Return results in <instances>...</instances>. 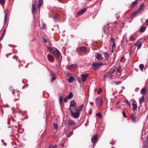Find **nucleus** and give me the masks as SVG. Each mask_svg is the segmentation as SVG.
I'll list each match as a JSON object with an SVG mask.
<instances>
[{"label":"nucleus","instance_id":"603ef678","mask_svg":"<svg viewBox=\"0 0 148 148\" xmlns=\"http://www.w3.org/2000/svg\"><path fill=\"white\" fill-rule=\"evenodd\" d=\"M121 81H117L115 82V83L116 85H118L120 84V83H121Z\"/></svg>","mask_w":148,"mask_h":148},{"label":"nucleus","instance_id":"a19ab883","mask_svg":"<svg viewBox=\"0 0 148 148\" xmlns=\"http://www.w3.org/2000/svg\"><path fill=\"white\" fill-rule=\"evenodd\" d=\"M47 49L49 50V51H51V52H52V51H53V49L51 47H47Z\"/></svg>","mask_w":148,"mask_h":148},{"label":"nucleus","instance_id":"cd10ccee","mask_svg":"<svg viewBox=\"0 0 148 148\" xmlns=\"http://www.w3.org/2000/svg\"><path fill=\"white\" fill-rule=\"evenodd\" d=\"M57 146L56 145H53L52 144H50L49 145L48 148H56L57 147Z\"/></svg>","mask_w":148,"mask_h":148},{"label":"nucleus","instance_id":"b1692460","mask_svg":"<svg viewBox=\"0 0 148 148\" xmlns=\"http://www.w3.org/2000/svg\"><path fill=\"white\" fill-rule=\"evenodd\" d=\"M141 91L143 95H145L147 93V89L145 88H143L141 90Z\"/></svg>","mask_w":148,"mask_h":148},{"label":"nucleus","instance_id":"423d86ee","mask_svg":"<svg viewBox=\"0 0 148 148\" xmlns=\"http://www.w3.org/2000/svg\"><path fill=\"white\" fill-rule=\"evenodd\" d=\"M79 50L80 52L79 53V54L81 55L80 54L81 52H82L83 53H85L87 52V49L86 47H82L79 48Z\"/></svg>","mask_w":148,"mask_h":148},{"label":"nucleus","instance_id":"ddd939ff","mask_svg":"<svg viewBox=\"0 0 148 148\" xmlns=\"http://www.w3.org/2000/svg\"><path fill=\"white\" fill-rule=\"evenodd\" d=\"M48 59L50 62H53L54 61V59L53 56L51 55L48 54L47 55Z\"/></svg>","mask_w":148,"mask_h":148},{"label":"nucleus","instance_id":"1a4fd4ad","mask_svg":"<svg viewBox=\"0 0 148 148\" xmlns=\"http://www.w3.org/2000/svg\"><path fill=\"white\" fill-rule=\"evenodd\" d=\"M136 117L133 113L130 115V119L133 122H136Z\"/></svg>","mask_w":148,"mask_h":148},{"label":"nucleus","instance_id":"e2e57ef3","mask_svg":"<svg viewBox=\"0 0 148 148\" xmlns=\"http://www.w3.org/2000/svg\"><path fill=\"white\" fill-rule=\"evenodd\" d=\"M3 107H9V106H8V105H3Z\"/></svg>","mask_w":148,"mask_h":148},{"label":"nucleus","instance_id":"bb28decb","mask_svg":"<svg viewBox=\"0 0 148 148\" xmlns=\"http://www.w3.org/2000/svg\"><path fill=\"white\" fill-rule=\"evenodd\" d=\"M74 79V77L72 76L70 77L68 79V81L70 83H71L73 82Z\"/></svg>","mask_w":148,"mask_h":148},{"label":"nucleus","instance_id":"f257e3e1","mask_svg":"<svg viewBox=\"0 0 148 148\" xmlns=\"http://www.w3.org/2000/svg\"><path fill=\"white\" fill-rule=\"evenodd\" d=\"M69 110L73 117L77 119L79 116L80 113L78 109L76 108L71 107L69 108Z\"/></svg>","mask_w":148,"mask_h":148},{"label":"nucleus","instance_id":"c9c22d12","mask_svg":"<svg viewBox=\"0 0 148 148\" xmlns=\"http://www.w3.org/2000/svg\"><path fill=\"white\" fill-rule=\"evenodd\" d=\"M5 1V0H0V3L2 6L4 4Z\"/></svg>","mask_w":148,"mask_h":148},{"label":"nucleus","instance_id":"774afa93","mask_svg":"<svg viewBox=\"0 0 148 148\" xmlns=\"http://www.w3.org/2000/svg\"><path fill=\"white\" fill-rule=\"evenodd\" d=\"M95 91H97V89H95Z\"/></svg>","mask_w":148,"mask_h":148},{"label":"nucleus","instance_id":"393cba45","mask_svg":"<svg viewBox=\"0 0 148 148\" xmlns=\"http://www.w3.org/2000/svg\"><path fill=\"white\" fill-rule=\"evenodd\" d=\"M139 102L140 104H141L142 102H143L145 101V98L143 96L141 98H140L139 99Z\"/></svg>","mask_w":148,"mask_h":148},{"label":"nucleus","instance_id":"4c0bfd02","mask_svg":"<svg viewBox=\"0 0 148 148\" xmlns=\"http://www.w3.org/2000/svg\"><path fill=\"white\" fill-rule=\"evenodd\" d=\"M139 68L142 71L144 67V65L143 64H141L139 66Z\"/></svg>","mask_w":148,"mask_h":148},{"label":"nucleus","instance_id":"bf43d9fd","mask_svg":"<svg viewBox=\"0 0 148 148\" xmlns=\"http://www.w3.org/2000/svg\"><path fill=\"white\" fill-rule=\"evenodd\" d=\"M11 53H9V54H6V57H7V58H8V56L9 55H11Z\"/></svg>","mask_w":148,"mask_h":148},{"label":"nucleus","instance_id":"79ce46f5","mask_svg":"<svg viewBox=\"0 0 148 148\" xmlns=\"http://www.w3.org/2000/svg\"><path fill=\"white\" fill-rule=\"evenodd\" d=\"M96 115L99 118H101V114L100 112L97 113L96 114Z\"/></svg>","mask_w":148,"mask_h":148},{"label":"nucleus","instance_id":"338daca9","mask_svg":"<svg viewBox=\"0 0 148 148\" xmlns=\"http://www.w3.org/2000/svg\"><path fill=\"white\" fill-rule=\"evenodd\" d=\"M61 146H62V147H63L64 146V145L63 144H62L61 145Z\"/></svg>","mask_w":148,"mask_h":148},{"label":"nucleus","instance_id":"4be33fe9","mask_svg":"<svg viewBox=\"0 0 148 148\" xmlns=\"http://www.w3.org/2000/svg\"><path fill=\"white\" fill-rule=\"evenodd\" d=\"M73 96V95L72 92H70L69 93L68 95L67 96V99H70Z\"/></svg>","mask_w":148,"mask_h":148},{"label":"nucleus","instance_id":"49530a36","mask_svg":"<svg viewBox=\"0 0 148 148\" xmlns=\"http://www.w3.org/2000/svg\"><path fill=\"white\" fill-rule=\"evenodd\" d=\"M125 102L129 105V106L130 107H131V105L130 104L129 101L127 100H125Z\"/></svg>","mask_w":148,"mask_h":148},{"label":"nucleus","instance_id":"c756f323","mask_svg":"<svg viewBox=\"0 0 148 148\" xmlns=\"http://www.w3.org/2000/svg\"><path fill=\"white\" fill-rule=\"evenodd\" d=\"M84 107V105L83 104H82L81 106L79 107V109H78L79 110V113L80 112H81L82 110Z\"/></svg>","mask_w":148,"mask_h":148},{"label":"nucleus","instance_id":"473e14b6","mask_svg":"<svg viewBox=\"0 0 148 148\" xmlns=\"http://www.w3.org/2000/svg\"><path fill=\"white\" fill-rule=\"evenodd\" d=\"M145 27L144 26H143L141 27L140 30V32H143L145 31Z\"/></svg>","mask_w":148,"mask_h":148},{"label":"nucleus","instance_id":"a211bd4d","mask_svg":"<svg viewBox=\"0 0 148 148\" xmlns=\"http://www.w3.org/2000/svg\"><path fill=\"white\" fill-rule=\"evenodd\" d=\"M77 64H73L71 65L69 67V69L71 70L72 69L76 68L77 67Z\"/></svg>","mask_w":148,"mask_h":148},{"label":"nucleus","instance_id":"13d9d810","mask_svg":"<svg viewBox=\"0 0 148 148\" xmlns=\"http://www.w3.org/2000/svg\"><path fill=\"white\" fill-rule=\"evenodd\" d=\"M115 142L114 141H112L111 142H110V144H114L115 143Z\"/></svg>","mask_w":148,"mask_h":148},{"label":"nucleus","instance_id":"0eeeda50","mask_svg":"<svg viewBox=\"0 0 148 148\" xmlns=\"http://www.w3.org/2000/svg\"><path fill=\"white\" fill-rule=\"evenodd\" d=\"M88 73L82 74L81 75L82 77V80L83 82H84L86 80V77L88 76Z\"/></svg>","mask_w":148,"mask_h":148},{"label":"nucleus","instance_id":"0e129e2a","mask_svg":"<svg viewBox=\"0 0 148 148\" xmlns=\"http://www.w3.org/2000/svg\"><path fill=\"white\" fill-rule=\"evenodd\" d=\"M90 104H91V105H93V104H94V103H93V102H91V103H90Z\"/></svg>","mask_w":148,"mask_h":148},{"label":"nucleus","instance_id":"39448f33","mask_svg":"<svg viewBox=\"0 0 148 148\" xmlns=\"http://www.w3.org/2000/svg\"><path fill=\"white\" fill-rule=\"evenodd\" d=\"M68 125L69 126H72L75 125V123L73 120L72 119L69 120L67 121Z\"/></svg>","mask_w":148,"mask_h":148},{"label":"nucleus","instance_id":"72a5a7b5","mask_svg":"<svg viewBox=\"0 0 148 148\" xmlns=\"http://www.w3.org/2000/svg\"><path fill=\"white\" fill-rule=\"evenodd\" d=\"M108 76L110 79H112L113 77L112 73H110L109 72L108 73Z\"/></svg>","mask_w":148,"mask_h":148},{"label":"nucleus","instance_id":"6ab92c4d","mask_svg":"<svg viewBox=\"0 0 148 148\" xmlns=\"http://www.w3.org/2000/svg\"><path fill=\"white\" fill-rule=\"evenodd\" d=\"M103 54L105 58L106 59V60H108L109 59V54L108 52H104L102 53Z\"/></svg>","mask_w":148,"mask_h":148},{"label":"nucleus","instance_id":"7ed1b4c3","mask_svg":"<svg viewBox=\"0 0 148 148\" xmlns=\"http://www.w3.org/2000/svg\"><path fill=\"white\" fill-rule=\"evenodd\" d=\"M102 99L101 97H99L96 99L95 103L97 107H100L102 105L103 102Z\"/></svg>","mask_w":148,"mask_h":148},{"label":"nucleus","instance_id":"864d4df0","mask_svg":"<svg viewBox=\"0 0 148 148\" xmlns=\"http://www.w3.org/2000/svg\"><path fill=\"white\" fill-rule=\"evenodd\" d=\"M67 97H65L64 99V100H63V101H64V102H65V103H66V101H67Z\"/></svg>","mask_w":148,"mask_h":148},{"label":"nucleus","instance_id":"f704fd0d","mask_svg":"<svg viewBox=\"0 0 148 148\" xmlns=\"http://www.w3.org/2000/svg\"><path fill=\"white\" fill-rule=\"evenodd\" d=\"M116 71L117 72H118L119 73H120L121 72V67L120 66H119L116 69Z\"/></svg>","mask_w":148,"mask_h":148},{"label":"nucleus","instance_id":"8fccbe9b","mask_svg":"<svg viewBox=\"0 0 148 148\" xmlns=\"http://www.w3.org/2000/svg\"><path fill=\"white\" fill-rule=\"evenodd\" d=\"M130 40H131V41H135V40L134 39V38H133V36H131L130 37Z\"/></svg>","mask_w":148,"mask_h":148},{"label":"nucleus","instance_id":"5701e85b","mask_svg":"<svg viewBox=\"0 0 148 148\" xmlns=\"http://www.w3.org/2000/svg\"><path fill=\"white\" fill-rule=\"evenodd\" d=\"M6 13L5 14V17H4V25L6 23V21H7V14H8V12L7 11H6Z\"/></svg>","mask_w":148,"mask_h":148},{"label":"nucleus","instance_id":"58836bf2","mask_svg":"<svg viewBox=\"0 0 148 148\" xmlns=\"http://www.w3.org/2000/svg\"><path fill=\"white\" fill-rule=\"evenodd\" d=\"M53 126H54V128L55 129L57 130L58 129V125H57V123H54V124Z\"/></svg>","mask_w":148,"mask_h":148},{"label":"nucleus","instance_id":"2eb2a0df","mask_svg":"<svg viewBox=\"0 0 148 148\" xmlns=\"http://www.w3.org/2000/svg\"><path fill=\"white\" fill-rule=\"evenodd\" d=\"M86 10V8H84L82 10H81L80 11H78L77 12V14L78 16H80L82 14H83L85 12Z\"/></svg>","mask_w":148,"mask_h":148},{"label":"nucleus","instance_id":"f8f14e48","mask_svg":"<svg viewBox=\"0 0 148 148\" xmlns=\"http://www.w3.org/2000/svg\"><path fill=\"white\" fill-rule=\"evenodd\" d=\"M98 136L97 135H94L93 137H92L91 138V142L92 143H95L98 138Z\"/></svg>","mask_w":148,"mask_h":148},{"label":"nucleus","instance_id":"a18cd8bd","mask_svg":"<svg viewBox=\"0 0 148 148\" xmlns=\"http://www.w3.org/2000/svg\"><path fill=\"white\" fill-rule=\"evenodd\" d=\"M63 97L62 96H60V98H59V102H60V103L61 104V103H62V100L63 99Z\"/></svg>","mask_w":148,"mask_h":148},{"label":"nucleus","instance_id":"4468645a","mask_svg":"<svg viewBox=\"0 0 148 148\" xmlns=\"http://www.w3.org/2000/svg\"><path fill=\"white\" fill-rule=\"evenodd\" d=\"M109 28L108 25L106 26L103 27V31L105 34H107L109 32Z\"/></svg>","mask_w":148,"mask_h":148},{"label":"nucleus","instance_id":"9b49d317","mask_svg":"<svg viewBox=\"0 0 148 148\" xmlns=\"http://www.w3.org/2000/svg\"><path fill=\"white\" fill-rule=\"evenodd\" d=\"M142 43L141 41L140 40H138L135 44L134 45L138 46V49H139L141 48L142 46Z\"/></svg>","mask_w":148,"mask_h":148},{"label":"nucleus","instance_id":"412c9836","mask_svg":"<svg viewBox=\"0 0 148 148\" xmlns=\"http://www.w3.org/2000/svg\"><path fill=\"white\" fill-rule=\"evenodd\" d=\"M96 58L98 60H101L103 58L101 54L97 53L96 56Z\"/></svg>","mask_w":148,"mask_h":148},{"label":"nucleus","instance_id":"2f4dec72","mask_svg":"<svg viewBox=\"0 0 148 148\" xmlns=\"http://www.w3.org/2000/svg\"><path fill=\"white\" fill-rule=\"evenodd\" d=\"M73 132L72 131H70L68 133L67 136L68 138L70 137L72 135H73Z\"/></svg>","mask_w":148,"mask_h":148},{"label":"nucleus","instance_id":"6e6552de","mask_svg":"<svg viewBox=\"0 0 148 148\" xmlns=\"http://www.w3.org/2000/svg\"><path fill=\"white\" fill-rule=\"evenodd\" d=\"M76 106L77 103L75 101L72 100L71 101L69 108L73 107L75 108L76 107Z\"/></svg>","mask_w":148,"mask_h":148},{"label":"nucleus","instance_id":"f03ea898","mask_svg":"<svg viewBox=\"0 0 148 148\" xmlns=\"http://www.w3.org/2000/svg\"><path fill=\"white\" fill-rule=\"evenodd\" d=\"M53 53L56 58L58 59L60 61H62V57L60 51L57 49L53 51Z\"/></svg>","mask_w":148,"mask_h":148},{"label":"nucleus","instance_id":"7c9ffc66","mask_svg":"<svg viewBox=\"0 0 148 148\" xmlns=\"http://www.w3.org/2000/svg\"><path fill=\"white\" fill-rule=\"evenodd\" d=\"M144 8V4H142L140 6L139 8V10H143Z\"/></svg>","mask_w":148,"mask_h":148},{"label":"nucleus","instance_id":"dca6fc26","mask_svg":"<svg viewBox=\"0 0 148 148\" xmlns=\"http://www.w3.org/2000/svg\"><path fill=\"white\" fill-rule=\"evenodd\" d=\"M138 0H136L133 2L131 4V8H133L135 7L138 4Z\"/></svg>","mask_w":148,"mask_h":148},{"label":"nucleus","instance_id":"4d7b16f0","mask_svg":"<svg viewBox=\"0 0 148 148\" xmlns=\"http://www.w3.org/2000/svg\"><path fill=\"white\" fill-rule=\"evenodd\" d=\"M108 76V74L105 75L103 77V79L104 80L105 78L106 77Z\"/></svg>","mask_w":148,"mask_h":148},{"label":"nucleus","instance_id":"f3484780","mask_svg":"<svg viewBox=\"0 0 148 148\" xmlns=\"http://www.w3.org/2000/svg\"><path fill=\"white\" fill-rule=\"evenodd\" d=\"M51 75L52 78V81L53 82L56 79V76L54 72H53L52 71H51Z\"/></svg>","mask_w":148,"mask_h":148},{"label":"nucleus","instance_id":"de8ad7c7","mask_svg":"<svg viewBox=\"0 0 148 148\" xmlns=\"http://www.w3.org/2000/svg\"><path fill=\"white\" fill-rule=\"evenodd\" d=\"M102 89H101L100 88H99V90H97V93L98 94H99L102 92Z\"/></svg>","mask_w":148,"mask_h":148},{"label":"nucleus","instance_id":"c03bdc74","mask_svg":"<svg viewBox=\"0 0 148 148\" xmlns=\"http://www.w3.org/2000/svg\"><path fill=\"white\" fill-rule=\"evenodd\" d=\"M5 32H6V29H4V30L3 31L2 33L1 37H3L4 36V35H5Z\"/></svg>","mask_w":148,"mask_h":148},{"label":"nucleus","instance_id":"20e7f679","mask_svg":"<svg viewBox=\"0 0 148 148\" xmlns=\"http://www.w3.org/2000/svg\"><path fill=\"white\" fill-rule=\"evenodd\" d=\"M103 65L102 62H100L99 63L95 62L92 64V67L93 69L96 70L100 66Z\"/></svg>","mask_w":148,"mask_h":148},{"label":"nucleus","instance_id":"5fc2aeb1","mask_svg":"<svg viewBox=\"0 0 148 148\" xmlns=\"http://www.w3.org/2000/svg\"><path fill=\"white\" fill-rule=\"evenodd\" d=\"M146 141L147 142H146V144H147L146 146L147 147V146H148V136L147 137V138H146Z\"/></svg>","mask_w":148,"mask_h":148},{"label":"nucleus","instance_id":"ea45409f","mask_svg":"<svg viewBox=\"0 0 148 148\" xmlns=\"http://www.w3.org/2000/svg\"><path fill=\"white\" fill-rule=\"evenodd\" d=\"M115 71V69H112L111 70H110V71H109L110 73H114Z\"/></svg>","mask_w":148,"mask_h":148},{"label":"nucleus","instance_id":"e433bc0d","mask_svg":"<svg viewBox=\"0 0 148 148\" xmlns=\"http://www.w3.org/2000/svg\"><path fill=\"white\" fill-rule=\"evenodd\" d=\"M46 27L47 25L45 23H43L42 24V25L41 27L42 29H45L46 28Z\"/></svg>","mask_w":148,"mask_h":148},{"label":"nucleus","instance_id":"3c124183","mask_svg":"<svg viewBox=\"0 0 148 148\" xmlns=\"http://www.w3.org/2000/svg\"><path fill=\"white\" fill-rule=\"evenodd\" d=\"M42 39L43 40V42L45 43H46L47 42V40L44 37H42Z\"/></svg>","mask_w":148,"mask_h":148},{"label":"nucleus","instance_id":"37998d69","mask_svg":"<svg viewBox=\"0 0 148 148\" xmlns=\"http://www.w3.org/2000/svg\"><path fill=\"white\" fill-rule=\"evenodd\" d=\"M59 15L57 14H56L55 15L54 18L56 19H57L58 18H59Z\"/></svg>","mask_w":148,"mask_h":148},{"label":"nucleus","instance_id":"6e6d98bb","mask_svg":"<svg viewBox=\"0 0 148 148\" xmlns=\"http://www.w3.org/2000/svg\"><path fill=\"white\" fill-rule=\"evenodd\" d=\"M123 116L125 117V118H126L127 117V116H126V115L125 114V112H124V111L123 110Z\"/></svg>","mask_w":148,"mask_h":148},{"label":"nucleus","instance_id":"a878e982","mask_svg":"<svg viewBox=\"0 0 148 148\" xmlns=\"http://www.w3.org/2000/svg\"><path fill=\"white\" fill-rule=\"evenodd\" d=\"M132 105L133 107V110H136L137 108V105L136 104L133 103L132 104Z\"/></svg>","mask_w":148,"mask_h":148},{"label":"nucleus","instance_id":"9d476101","mask_svg":"<svg viewBox=\"0 0 148 148\" xmlns=\"http://www.w3.org/2000/svg\"><path fill=\"white\" fill-rule=\"evenodd\" d=\"M36 6L35 3H34L32 5V12L33 14H35L36 12Z\"/></svg>","mask_w":148,"mask_h":148},{"label":"nucleus","instance_id":"69168bd1","mask_svg":"<svg viewBox=\"0 0 148 148\" xmlns=\"http://www.w3.org/2000/svg\"><path fill=\"white\" fill-rule=\"evenodd\" d=\"M115 43H114V45L113 44L112 47H115Z\"/></svg>","mask_w":148,"mask_h":148},{"label":"nucleus","instance_id":"680f3d73","mask_svg":"<svg viewBox=\"0 0 148 148\" xmlns=\"http://www.w3.org/2000/svg\"><path fill=\"white\" fill-rule=\"evenodd\" d=\"M13 58H14H14H16V60H17V57H16V56H13Z\"/></svg>","mask_w":148,"mask_h":148},{"label":"nucleus","instance_id":"09e8293b","mask_svg":"<svg viewBox=\"0 0 148 148\" xmlns=\"http://www.w3.org/2000/svg\"><path fill=\"white\" fill-rule=\"evenodd\" d=\"M111 40L113 44L114 45V38H111Z\"/></svg>","mask_w":148,"mask_h":148},{"label":"nucleus","instance_id":"052dcab7","mask_svg":"<svg viewBox=\"0 0 148 148\" xmlns=\"http://www.w3.org/2000/svg\"><path fill=\"white\" fill-rule=\"evenodd\" d=\"M124 58L123 57H121V58L120 59V60L121 62H122V60L124 59Z\"/></svg>","mask_w":148,"mask_h":148},{"label":"nucleus","instance_id":"aec40b11","mask_svg":"<svg viewBox=\"0 0 148 148\" xmlns=\"http://www.w3.org/2000/svg\"><path fill=\"white\" fill-rule=\"evenodd\" d=\"M139 13V11L138 10H136L135 12H133L132 14L130 16V18L131 19H132L133 18L134 16L136 15L137 14H138Z\"/></svg>","mask_w":148,"mask_h":148},{"label":"nucleus","instance_id":"c85d7f7f","mask_svg":"<svg viewBox=\"0 0 148 148\" xmlns=\"http://www.w3.org/2000/svg\"><path fill=\"white\" fill-rule=\"evenodd\" d=\"M43 3V1L42 0H39L38 3V7L40 8Z\"/></svg>","mask_w":148,"mask_h":148}]
</instances>
